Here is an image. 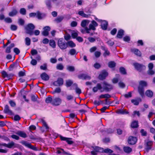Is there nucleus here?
<instances>
[{"label": "nucleus", "instance_id": "nucleus-1", "mask_svg": "<svg viewBox=\"0 0 155 155\" xmlns=\"http://www.w3.org/2000/svg\"><path fill=\"white\" fill-rule=\"evenodd\" d=\"M26 33L31 35L33 34V30L35 28L34 25L31 23L28 24L25 27Z\"/></svg>", "mask_w": 155, "mask_h": 155}, {"label": "nucleus", "instance_id": "nucleus-2", "mask_svg": "<svg viewBox=\"0 0 155 155\" xmlns=\"http://www.w3.org/2000/svg\"><path fill=\"white\" fill-rule=\"evenodd\" d=\"M58 45L61 50H65L68 47L67 42L62 38L59 39L58 41Z\"/></svg>", "mask_w": 155, "mask_h": 155}, {"label": "nucleus", "instance_id": "nucleus-3", "mask_svg": "<svg viewBox=\"0 0 155 155\" xmlns=\"http://www.w3.org/2000/svg\"><path fill=\"white\" fill-rule=\"evenodd\" d=\"M134 65L135 68L140 72L146 69V67L145 66L138 63H134Z\"/></svg>", "mask_w": 155, "mask_h": 155}, {"label": "nucleus", "instance_id": "nucleus-4", "mask_svg": "<svg viewBox=\"0 0 155 155\" xmlns=\"http://www.w3.org/2000/svg\"><path fill=\"white\" fill-rule=\"evenodd\" d=\"M103 88L104 90L109 91L113 89V87L111 85L104 82L103 83Z\"/></svg>", "mask_w": 155, "mask_h": 155}, {"label": "nucleus", "instance_id": "nucleus-5", "mask_svg": "<svg viewBox=\"0 0 155 155\" xmlns=\"http://www.w3.org/2000/svg\"><path fill=\"white\" fill-rule=\"evenodd\" d=\"M2 145L8 148H12L16 147L18 145L17 144L13 142L12 141L8 144L5 143H3L2 144Z\"/></svg>", "mask_w": 155, "mask_h": 155}, {"label": "nucleus", "instance_id": "nucleus-6", "mask_svg": "<svg viewBox=\"0 0 155 155\" xmlns=\"http://www.w3.org/2000/svg\"><path fill=\"white\" fill-rule=\"evenodd\" d=\"M137 139L136 137L133 136H130L129 137L128 142L129 144L130 145H134L137 142Z\"/></svg>", "mask_w": 155, "mask_h": 155}, {"label": "nucleus", "instance_id": "nucleus-7", "mask_svg": "<svg viewBox=\"0 0 155 155\" xmlns=\"http://www.w3.org/2000/svg\"><path fill=\"white\" fill-rule=\"evenodd\" d=\"M61 100L58 97H55L53 98L52 104L55 106H58L61 103Z\"/></svg>", "mask_w": 155, "mask_h": 155}, {"label": "nucleus", "instance_id": "nucleus-8", "mask_svg": "<svg viewBox=\"0 0 155 155\" xmlns=\"http://www.w3.org/2000/svg\"><path fill=\"white\" fill-rule=\"evenodd\" d=\"M44 30L42 32V34L44 36H47L49 35V31L50 30V28L48 26H46L43 28Z\"/></svg>", "mask_w": 155, "mask_h": 155}, {"label": "nucleus", "instance_id": "nucleus-9", "mask_svg": "<svg viewBox=\"0 0 155 155\" xmlns=\"http://www.w3.org/2000/svg\"><path fill=\"white\" fill-rule=\"evenodd\" d=\"M78 78L80 79L83 80H90L91 77L85 74H81L78 75Z\"/></svg>", "mask_w": 155, "mask_h": 155}, {"label": "nucleus", "instance_id": "nucleus-10", "mask_svg": "<svg viewBox=\"0 0 155 155\" xmlns=\"http://www.w3.org/2000/svg\"><path fill=\"white\" fill-rule=\"evenodd\" d=\"M60 138L62 140L66 141L69 144H72L74 143L73 141L71 140V138L65 137L61 136H60Z\"/></svg>", "mask_w": 155, "mask_h": 155}, {"label": "nucleus", "instance_id": "nucleus-11", "mask_svg": "<svg viewBox=\"0 0 155 155\" xmlns=\"http://www.w3.org/2000/svg\"><path fill=\"white\" fill-rule=\"evenodd\" d=\"M63 80L62 78H58L57 81H54L53 83V84L55 86L61 85L63 84Z\"/></svg>", "mask_w": 155, "mask_h": 155}, {"label": "nucleus", "instance_id": "nucleus-12", "mask_svg": "<svg viewBox=\"0 0 155 155\" xmlns=\"http://www.w3.org/2000/svg\"><path fill=\"white\" fill-rule=\"evenodd\" d=\"M108 75V73L105 71H103L101 74L99 76V78L101 80H103Z\"/></svg>", "mask_w": 155, "mask_h": 155}, {"label": "nucleus", "instance_id": "nucleus-13", "mask_svg": "<svg viewBox=\"0 0 155 155\" xmlns=\"http://www.w3.org/2000/svg\"><path fill=\"white\" fill-rule=\"evenodd\" d=\"M4 112V113L8 114L10 115H12L13 114L12 112L10 109L8 105H5Z\"/></svg>", "mask_w": 155, "mask_h": 155}, {"label": "nucleus", "instance_id": "nucleus-14", "mask_svg": "<svg viewBox=\"0 0 155 155\" xmlns=\"http://www.w3.org/2000/svg\"><path fill=\"white\" fill-rule=\"evenodd\" d=\"M22 143L25 146L33 150H36V148L35 147L32 145L31 144L27 142L24 141Z\"/></svg>", "mask_w": 155, "mask_h": 155}, {"label": "nucleus", "instance_id": "nucleus-15", "mask_svg": "<svg viewBox=\"0 0 155 155\" xmlns=\"http://www.w3.org/2000/svg\"><path fill=\"white\" fill-rule=\"evenodd\" d=\"M16 134L23 138H26L27 137L26 134L25 132L21 131H18L16 133Z\"/></svg>", "mask_w": 155, "mask_h": 155}, {"label": "nucleus", "instance_id": "nucleus-16", "mask_svg": "<svg viewBox=\"0 0 155 155\" xmlns=\"http://www.w3.org/2000/svg\"><path fill=\"white\" fill-rule=\"evenodd\" d=\"M92 147L97 153L103 152L104 149L102 148H101V147L97 146H93Z\"/></svg>", "mask_w": 155, "mask_h": 155}, {"label": "nucleus", "instance_id": "nucleus-17", "mask_svg": "<svg viewBox=\"0 0 155 155\" xmlns=\"http://www.w3.org/2000/svg\"><path fill=\"white\" fill-rule=\"evenodd\" d=\"M108 25L107 22L105 21H102L101 22V27L102 29L104 30H106L107 28Z\"/></svg>", "mask_w": 155, "mask_h": 155}, {"label": "nucleus", "instance_id": "nucleus-18", "mask_svg": "<svg viewBox=\"0 0 155 155\" xmlns=\"http://www.w3.org/2000/svg\"><path fill=\"white\" fill-rule=\"evenodd\" d=\"M152 145L153 142L151 141H149L147 143L146 148V150L148 152L149 150L151 149Z\"/></svg>", "mask_w": 155, "mask_h": 155}, {"label": "nucleus", "instance_id": "nucleus-19", "mask_svg": "<svg viewBox=\"0 0 155 155\" xmlns=\"http://www.w3.org/2000/svg\"><path fill=\"white\" fill-rule=\"evenodd\" d=\"M45 16V14L41 13L40 12H37L36 17L39 19H41L44 18Z\"/></svg>", "mask_w": 155, "mask_h": 155}, {"label": "nucleus", "instance_id": "nucleus-20", "mask_svg": "<svg viewBox=\"0 0 155 155\" xmlns=\"http://www.w3.org/2000/svg\"><path fill=\"white\" fill-rule=\"evenodd\" d=\"M41 78L45 81H48L49 80V77L46 73H44L41 75Z\"/></svg>", "mask_w": 155, "mask_h": 155}, {"label": "nucleus", "instance_id": "nucleus-21", "mask_svg": "<svg viewBox=\"0 0 155 155\" xmlns=\"http://www.w3.org/2000/svg\"><path fill=\"white\" fill-rule=\"evenodd\" d=\"M101 88L102 87L101 84H98L96 86L93 87V91L94 92H97L98 90H100Z\"/></svg>", "mask_w": 155, "mask_h": 155}, {"label": "nucleus", "instance_id": "nucleus-22", "mask_svg": "<svg viewBox=\"0 0 155 155\" xmlns=\"http://www.w3.org/2000/svg\"><path fill=\"white\" fill-rule=\"evenodd\" d=\"M116 113L118 114H127L128 113V112L126 110L123 109H119L117 111Z\"/></svg>", "mask_w": 155, "mask_h": 155}, {"label": "nucleus", "instance_id": "nucleus-23", "mask_svg": "<svg viewBox=\"0 0 155 155\" xmlns=\"http://www.w3.org/2000/svg\"><path fill=\"white\" fill-rule=\"evenodd\" d=\"M124 31L122 30H120L118 32L117 35V38H122L123 35H124Z\"/></svg>", "mask_w": 155, "mask_h": 155}, {"label": "nucleus", "instance_id": "nucleus-24", "mask_svg": "<svg viewBox=\"0 0 155 155\" xmlns=\"http://www.w3.org/2000/svg\"><path fill=\"white\" fill-rule=\"evenodd\" d=\"M131 51L134 53L136 55L140 56L141 55L140 52L137 49H131Z\"/></svg>", "mask_w": 155, "mask_h": 155}, {"label": "nucleus", "instance_id": "nucleus-25", "mask_svg": "<svg viewBox=\"0 0 155 155\" xmlns=\"http://www.w3.org/2000/svg\"><path fill=\"white\" fill-rule=\"evenodd\" d=\"M138 122L137 121H133L131 124V127L133 128H136L138 127Z\"/></svg>", "mask_w": 155, "mask_h": 155}, {"label": "nucleus", "instance_id": "nucleus-26", "mask_svg": "<svg viewBox=\"0 0 155 155\" xmlns=\"http://www.w3.org/2000/svg\"><path fill=\"white\" fill-rule=\"evenodd\" d=\"M102 49L105 52L104 53L103 55L104 56H109L110 54L109 51L106 48L104 47L102 48Z\"/></svg>", "mask_w": 155, "mask_h": 155}, {"label": "nucleus", "instance_id": "nucleus-27", "mask_svg": "<svg viewBox=\"0 0 155 155\" xmlns=\"http://www.w3.org/2000/svg\"><path fill=\"white\" fill-rule=\"evenodd\" d=\"M123 149L125 152L127 153H129L132 150V149L129 147H124Z\"/></svg>", "mask_w": 155, "mask_h": 155}, {"label": "nucleus", "instance_id": "nucleus-28", "mask_svg": "<svg viewBox=\"0 0 155 155\" xmlns=\"http://www.w3.org/2000/svg\"><path fill=\"white\" fill-rule=\"evenodd\" d=\"M64 18V17L63 16H58L55 19L54 21L57 23H58L61 21Z\"/></svg>", "mask_w": 155, "mask_h": 155}, {"label": "nucleus", "instance_id": "nucleus-29", "mask_svg": "<svg viewBox=\"0 0 155 155\" xmlns=\"http://www.w3.org/2000/svg\"><path fill=\"white\" fill-rule=\"evenodd\" d=\"M153 92L150 90H147L145 93L146 95L149 97H151L153 95Z\"/></svg>", "mask_w": 155, "mask_h": 155}, {"label": "nucleus", "instance_id": "nucleus-30", "mask_svg": "<svg viewBox=\"0 0 155 155\" xmlns=\"http://www.w3.org/2000/svg\"><path fill=\"white\" fill-rule=\"evenodd\" d=\"M141 101L140 99H139L137 100L132 99L131 100V102L134 104V105H137L139 104V102Z\"/></svg>", "mask_w": 155, "mask_h": 155}, {"label": "nucleus", "instance_id": "nucleus-31", "mask_svg": "<svg viewBox=\"0 0 155 155\" xmlns=\"http://www.w3.org/2000/svg\"><path fill=\"white\" fill-rule=\"evenodd\" d=\"M67 43V44L68 46L71 48H73L76 46L75 44L72 41H68Z\"/></svg>", "mask_w": 155, "mask_h": 155}, {"label": "nucleus", "instance_id": "nucleus-32", "mask_svg": "<svg viewBox=\"0 0 155 155\" xmlns=\"http://www.w3.org/2000/svg\"><path fill=\"white\" fill-rule=\"evenodd\" d=\"M87 21V20H83L81 22V26L85 28V27H87L86 26L88 24Z\"/></svg>", "mask_w": 155, "mask_h": 155}, {"label": "nucleus", "instance_id": "nucleus-33", "mask_svg": "<svg viewBox=\"0 0 155 155\" xmlns=\"http://www.w3.org/2000/svg\"><path fill=\"white\" fill-rule=\"evenodd\" d=\"M138 92L140 95L143 97L144 95V89L143 87H139Z\"/></svg>", "mask_w": 155, "mask_h": 155}, {"label": "nucleus", "instance_id": "nucleus-34", "mask_svg": "<svg viewBox=\"0 0 155 155\" xmlns=\"http://www.w3.org/2000/svg\"><path fill=\"white\" fill-rule=\"evenodd\" d=\"M49 45L53 48H55L56 47V44L55 41L53 40H51L50 41Z\"/></svg>", "mask_w": 155, "mask_h": 155}, {"label": "nucleus", "instance_id": "nucleus-35", "mask_svg": "<svg viewBox=\"0 0 155 155\" xmlns=\"http://www.w3.org/2000/svg\"><path fill=\"white\" fill-rule=\"evenodd\" d=\"M17 13V12L16 10L14 9L9 13V15L10 16H13L16 15Z\"/></svg>", "mask_w": 155, "mask_h": 155}, {"label": "nucleus", "instance_id": "nucleus-36", "mask_svg": "<svg viewBox=\"0 0 155 155\" xmlns=\"http://www.w3.org/2000/svg\"><path fill=\"white\" fill-rule=\"evenodd\" d=\"M147 82L145 81H141L139 82V87H143V88L144 87L147 86Z\"/></svg>", "mask_w": 155, "mask_h": 155}, {"label": "nucleus", "instance_id": "nucleus-37", "mask_svg": "<svg viewBox=\"0 0 155 155\" xmlns=\"http://www.w3.org/2000/svg\"><path fill=\"white\" fill-rule=\"evenodd\" d=\"M53 98L51 96H49L46 98L45 99V102L47 103H51L52 104V101Z\"/></svg>", "mask_w": 155, "mask_h": 155}, {"label": "nucleus", "instance_id": "nucleus-38", "mask_svg": "<svg viewBox=\"0 0 155 155\" xmlns=\"http://www.w3.org/2000/svg\"><path fill=\"white\" fill-rule=\"evenodd\" d=\"M2 77L4 78H9L10 77L9 75L7 74V73L6 71H3L2 72Z\"/></svg>", "mask_w": 155, "mask_h": 155}, {"label": "nucleus", "instance_id": "nucleus-39", "mask_svg": "<svg viewBox=\"0 0 155 155\" xmlns=\"http://www.w3.org/2000/svg\"><path fill=\"white\" fill-rule=\"evenodd\" d=\"M56 68L58 70H61L64 68V66L61 64H58L56 66Z\"/></svg>", "mask_w": 155, "mask_h": 155}, {"label": "nucleus", "instance_id": "nucleus-40", "mask_svg": "<svg viewBox=\"0 0 155 155\" xmlns=\"http://www.w3.org/2000/svg\"><path fill=\"white\" fill-rule=\"evenodd\" d=\"M45 3L48 9H50L51 7L50 0H46Z\"/></svg>", "mask_w": 155, "mask_h": 155}, {"label": "nucleus", "instance_id": "nucleus-41", "mask_svg": "<svg viewBox=\"0 0 155 155\" xmlns=\"http://www.w3.org/2000/svg\"><path fill=\"white\" fill-rule=\"evenodd\" d=\"M41 122H42L43 126L45 127L47 130H48L49 127L45 121L44 120L41 119Z\"/></svg>", "mask_w": 155, "mask_h": 155}, {"label": "nucleus", "instance_id": "nucleus-42", "mask_svg": "<svg viewBox=\"0 0 155 155\" xmlns=\"http://www.w3.org/2000/svg\"><path fill=\"white\" fill-rule=\"evenodd\" d=\"M111 97V96L108 94H101L100 96V98H109Z\"/></svg>", "mask_w": 155, "mask_h": 155}, {"label": "nucleus", "instance_id": "nucleus-43", "mask_svg": "<svg viewBox=\"0 0 155 155\" xmlns=\"http://www.w3.org/2000/svg\"><path fill=\"white\" fill-rule=\"evenodd\" d=\"M78 14L80 15L85 18H87L88 17V15L85 14L84 12L82 11H79L78 12Z\"/></svg>", "mask_w": 155, "mask_h": 155}, {"label": "nucleus", "instance_id": "nucleus-44", "mask_svg": "<svg viewBox=\"0 0 155 155\" xmlns=\"http://www.w3.org/2000/svg\"><path fill=\"white\" fill-rule=\"evenodd\" d=\"M108 66L110 68H113L115 67L116 63L114 61H110L108 63Z\"/></svg>", "mask_w": 155, "mask_h": 155}, {"label": "nucleus", "instance_id": "nucleus-45", "mask_svg": "<svg viewBox=\"0 0 155 155\" xmlns=\"http://www.w3.org/2000/svg\"><path fill=\"white\" fill-rule=\"evenodd\" d=\"M73 83L72 81L70 80L66 81V86L67 87L70 86Z\"/></svg>", "mask_w": 155, "mask_h": 155}, {"label": "nucleus", "instance_id": "nucleus-46", "mask_svg": "<svg viewBox=\"0 0 155 155\" xmlns=\"http://www.w3.org/2000/svg\"><path fill=\"white\" fill-rule=\"evenodd\" d=\"M25 44L27 46H29L30 45L31 40L28 37H27L25 39Z\"/></svg>", "mask_w": 155, "mask_h": 155}, {"label": "nucleus", "instance_id": "nucleus-47", "mask_svg": "<svg viewBox=\"0 0 155 155\" xmlns=\"http://www.w3.org/2000/svg\"><path fill=\"white\" fill-rule=\"evenodd\" d=\"M67 69L70 71H73L75 70L74 67L72 66H68L67 68Z\"/></svg>", "mask_w": 155, "mask_h": 155}, {"label": "nucleus", "instance_id": "nucleus-48", "mask_svg": "<svg viewBox=\"0 0 155 155\" xmlns=\"http://www.w3.org/2000/svg\"><path fill=\"white\" fill-rule=\"evenodd\" d=\"M120 72L123 74H125L126 73L125 69L123 67H120Z\"/></svg>", "mask_w": 155, "mask_h": 155}, {"label": "nucleus", "instance_id": "nucleus-49", "mask_svg": "<svg viewBox=\"0 0 155 155\" xmlns=\"http://www.w3.org/2000/svg\"><path fill=\"white\" fill-rule=\"evenodd\" d=\"M38 96L36 95H32L31 96V100L33 101H37Z\"/></svg>", "mask_w": 155, "mask_h": 155}, {"label": "nucleus", "instance_id": "nucleus-50", "mask_svg": "<svg viewBox=\"0 0 155 155\" xmlns=\"http://www.w3.org/2000/svg\"><path fill=\"white\" fill-rule=\"evenodd\" d=\"M103 152H104V153H112L113 152V151L111 150L110 149H109V148H107V149H105L104 150Z\"/></svg>", "mask_w": 155, "mask_h": 155}, {"label": "nucleus", "instance_id": "nucleus-51", "mask_svg": "<svg viewBox=\"0 0 155 155\" xmlns=\"http://www.w3.org/2000/svg\"><path fill=\"white\" fill-rule=\"evenodd\" d=\"M40 69L43 70H46L47 69V64H44L43 65L40 66Z\"/></svg>", "mask_w": 155, "mask_h": 155}, {"label": "nucleus", "instance_id": "nucleus-52", "mask_svg": "<svg viewBox=\"0 0 155 155\" xmlns=\"http://www.w3.org/2000/svg\"><path fill=\"white\" fill-rule=\"evenodd\" d=\"M94 68L97 69H98L100 68L101 65L99 63H95L94 65Z\"/></svg>", "mask_w": 155, "mask_h": 155}, {"label": "nucleus", "instance_id": "nucleus-53", "mask_svg": "<svg viewBox=\"0 0 155 155\" xmlns=\"http://www.w3.org/2000/svg\"><path fill=\"white\" fill-rule=\"evenodd\" d=\"M20 14L22 15H25L26 13V11L25 8H21L20 9Z\"/></svg>", "mask_w": 155, "mask_h": 155}, {"label": "nucleus", "instance_id": "nucleus-54", "mask_svg": "<svg viewBox=\"0 0 155 155\" xmlns=\"http://www.w3.org/2000/svg\"><path fill=\"white\" fill-rule=\"evenodd\" d=\"M11 29L12 31H16L18 28V27L15 25H12L11 26Z\"/></svg>", "mask_w": 155, "mask_h": 155}, {"label": "nucleus", "instance_id": "nucleus-55", "mask_svg": "<svg viewBox=\"0 0 155 155\" xmlns=\"http://www.w3.org/2000/svg\"><path fill=\"white\" fill-rule=\"evenodd\" d=\"M69 53L71 55H74L76 53V51L74 49H72L70 50Z\"/></svg>", "mask_w": 155, "mask_h": 155}, {"label": "nucleus", "instance_id": "nucleus-56", "mask_svg": "<svg viewBox=\"0 0 155 155\" xmlns=\"http://www.w3.org/2000/svg\"><path fill=\"white\" fill-rule=\"evenodd\" d=\"M61 91V89L59 87H58L56 88L55 90L54 91H53L52 92V93L53 94H54L56 93H59Z\"/></svg>", "mask_w": 155, "mask_h": 155}, {"label": "nucleus", "instance_id": "nucleus-57", "mask_svg": "<svg viewBox=\"0 0 155 155\" xmlns=\"http://www.w3.org/2000/svg\"><path fill=\"white\" fill-rule=\"evenodd\" d=\"M124 96L126 98L131 97L132 96L131 92H128L127 94H125Z\"/></svg>", "mask_w": 155, "mask_h": 155}, {"label": "nucleus", "instance_id": "nucleus-58", "mask_svg": "<svg viewBox=\"0 0 155 155\" xmlns=\"http://www.w3.org/2000/svg\"><path fill=\"white\" fill-rule=\"evenodd\" d=\"M13 51L16 54H18L20 53V50L17 48H15L14 49Z\"/></svg>", "mask_w": 155, "mask_h": 155}, {"label": "nucleus", "instance_id": "nucleus-59", "mask_svg": "<svg viewBox=\"0 0 155 155\" xmlns=\"http://www.w3.org/2000/svg\"><path fill=\"white\" fill-rule=\"evenodd\" d=\"M147 72L148 74L151 75H153L155 73V72L152 69H149Z\"/></svg>", "mask_w": 155, "mask_h": 155}, {"label": "nucleus", "instance_id": "nucleus-60", "mask_svg": "<svg viewBox=\"0 0 155 155\" xmlns=\"http://www.w3.org/2000/svg\"><path fill=\"white\" fill-rule=\"evenodd\" d=\"M107 43L109 46H112L114 45V42L111 40H109L107 42Z\"/></svg>", "mask_w": 155, "mask_h": 155}, {"label": "nucleus", "instance_id": "nucleus-61", "mask_svg": "<svg viewBox=\"0 0 155 155\" xmlns=\"http://www.w3.org/2000/svg\"><path fill=\"white\" fill-rule=\"evenodd\" d=\"M9 103L10 104L11 106L12 107H15L16 106L15 103L12 100L9 101Z\"/></svg>", "mask_w": 155, "mask_h": 155}, {"label": "nucleus", "instance_id": "nucleus-62", "mask_svg": "<svg viewBox=\"0 0 155 155\" xmlns=\"http://www.w3.org/2000/svg\"><path fill=\"white\" fill-rule=\"evenodd\" d=\"M11 137L13 139L18 140L19 139V136L15 134L12 135L11 136Z\"/></svg>", "mask_w": 155, "mask_h": 155}, {"label": "nucleus", "instance_id": "nucleus-63", "mask_svg": "<svg viewBox=\"0 0 155 155\" xmlns=\"http://www.w3.org/2000/svg\"><path fill=\"white\" fill-rule=\"evenodd\" d=\"M14 119L15 120L18 121L20 120L21 118L18 115H16L14 116Z\"/></svg>", "mask_w": 155, "mask_h": 155}, {"label": "nucleus", "instance_id": "nucleus-64", "mask_svg": "<svg viewBox=\"0 0 155 155\" xmlns=\"http://www.w3.org/2000/svg\"><path fill=\"white\" fill-rule=\"evenodd\" d=\"M78 34L77 33L74 32L72 33L71 34V36L73 38H76L78 37Z\"/></svg>", "mask_w": 155, "mask_h": 155}]
</instances>
